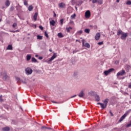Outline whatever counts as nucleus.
Instances as JSON below:
<instances>
[{
  "instance_id": "obj_1",
  "label": "nucleus",
  "mask_w": 131,
  "mask_h": 131,
  "mask_svg": "<svg viewBox=\"0 0 131 131\" xmlns=\"http://www.w3.org/2000/svg\"><path fill=\"white\" fill-rule=\"evenodd\" d=\"M108 101H109V99L106 98L103 101V103L98 102V103H97V105H100L102 109H105V108H106V107H107V105L108 104Z\"/></svg>"
},
{
  "instance_id": "obj_2",
  "label": "nucleus",
  "mask_w": 131,
  "mask_h": 131,
  "mask_svg": "<svg viewBox=\"0 0 131 131\" xmlns=\"http://www.w3.org/2000/svg\"><path fill=\"white\" fill-rule=\"evenodd\" d=\"M25 72L27 75H30V74H32L33 71L31 68L28 67L25 69Z\"/></svg>"
},
{
  "instance_id": "obj_3",
  "label": "nucleus",
  "mask_w": 131,
  "mask_h": 131,
  "mask_svg": "<svg viewBox=\"0 0 131 131\" xmlns=\"http://www.w3.org/2000/svg\"><path fill=\"white\" fill-rule=\"evenodd\" d=\"M131 110H129V111H127L126 113H125V114H124L119 119V122H121V121H122V120H123V119H124V118H125V117H126V116H127V114H128L129 112H130Z\"/></svg>"
},
{
  "instance_id": "obj_4",
  "label": "nucleus",
  "mask_w": 131,
  "mask_h": 131,
  "mask_svg": "<svg viewBox=\"0 0 131 131\" xmlns=\"http://www.w3.org/2000/svg\"><path fill=\"white\" fill-rule=\"evenodd\" d=\"M113 71H114V69L111 68L110 69L108 70L105 71L104 72V74H105V75L107 76V75H109V74H110L111 72H113Z\"/></svg>"
},
{
  "instance_id": "obj_5",
  "label": "nucleus",
  "mask_w": 131,
  "mask_h": 131,
  "mask_svg": "<svg viewBox=\"0 0 131 131\" xmlns=\"http://www.w3.org/2000/svg\"><path fill=\"white\" fill-rule=\"evenodd\" d=\"M92 4H98V5H103V0H92Z\"/></svg>"
},
{
  "instance_id": "obj_6",
  "label": "nucleus",
  "mask_w": 131,
  "mask_h": 131,
  "mask_svg": "<svg viewBox=\"0 0 131 131\" xmlns=\"http://www.w3.org/2000/svg\"><path fill=\"white\" fill-rule=\"evenodd\" d=\"M82 47H85V48H88V49H90L91 48V45L89 43H85L84 44V39L82 40Z\"/></svg>"
},
{
  "instance_id": "obj_7",
  "label": "nucleus",
  "mask_w": 131,
  "mask_h": 131,
  "mask_svg": "<svg viewBox=\"0 0 131 131\" xmlns=\"http://www.w3.org/2000/svg\"><path fill=\"white\" fill-rule=\"evenodd\" d=\"M84 90H82L78 94L79 98H83L84 97Z\"/></svg>"
},
{
  "instance_id": "obj_8",
  "label": "nucleus",
  "mask_w": 131,
  "mask_h": 131,
  "mask_svg": "<svg viewBox=\"0 0 131 131\" xmlns=\"http://www.w3.org/2000/svg\"><path fill=\"white\" fill-rule=\"evenodd\" d=\"M125 74V71L124 70H122L121 72H119L117 74V76L118 77V76H122V75H124Z\"/></svg>"
},
{
  "instance_id": "obj_9",
  "label": "nucleus",
  "mask_w": 131,
  "mask_h": 131,
  "mask_svg": "<svg viewBox=\"0 0 131 131\" xmlns=\"http://www.w3.org/2000/svg\"><path fill=\"white\" fill-rule=\"evenodd\" d=\"M91 17V11H90V10H87L85 12V17L89 18Z\"/></svg>"
},
{
  "instance_id": "obj_10",
  "label": "nucleus",
  "mask_w": 131,
  "mask_h": 131,
  "mask_svg": "<svg viewBox=\"0 0 131 131\" xmlns=\"http://www.w3.org/2000/svg\"><path fill=\"white\" fill-rule=\"evenodd\" d=\"M57 55H56V53L53 54V56L51 57V58L48 60V62H52L54 59H56Z\"/></svg>"
},
{
  "instance_id": "obj_11",
  "label": "nucleus",
  "mask_w": 131,
  "mask_h": 131,
  "mask_svg": "<svg viewBox=\"0 0 131 131\" xmlns=\"http://www.w3.org/2000/svg\"><path fill=\"white\" fill-rule=\"evenodd\" d=\"M127 36V33H123L122 35V36L120 37L121 39H125L126 38V37Z\"/></svg>"
},
{
  "instance_id": "obj_12",
  "label": "nucleus",
  "mask_w": 131,
  "mask_h": 131,
  "mask_svg": "<svg viewBox=\"0 0 131 131\" xmlns=\"http://www.w3.org/2000/svg\"><path fill=\"white\" fill-rule=\"evenodd\" d=\"M101 36V34L100 33H97L95 37L96 40H99Z\"/></svg>"
},
{
  "instance_id": "obj_13",
  "label": "nucleus",
  "mask_w": 131,
  "mask_h": 131,
  "mask_svg": "<svg viewBox=\"0 0 131 131\" xmlns=\"http://www.w3.org/2000/svg\"><path fill=\"white\" fill-rule=\"evenodd\" d=\"M59 8H61L62 9L63 8H66V5L64 3H61L59 4Z\"/></svg>"
},
{
  "instance_id": "obj_14",
  "label": "nucleus",
  "mask_w": 131,
  "mask_h": 131,
  "mask_svg": "<svg viewBox=\"0 0 131 131\" xmlns=\"http://www.w3.org/2000/svg\"><path fill=\"white\" fill-rule=\"evenodd\" d=\"M2 130L3 131H10V127L8 126L4 127L2 128Z\"/></svg>"
},
{
  "instance_id": "obj_15",
  "label": "nucleus",
  "mask_w": 131,
  "mask_h": 131,
  "mask_svg": "<svg viewBox=\"0 0 131 131\" xmlns=\"http://www.w3.org/2000/svg\"><path fill=\"white\" fill-rule=\"evenodd\" d=\"M95 98L96 102H99L100 101V96L99 95H95Z\"/></svg>"
},
{
  "instance_id": "obj_16",
  "label": "nucleus",
  "mask_w": 131,
  "mask_h": 131,
  "mask_svg": "<svg viewBox=\"0 0 131 131\" xmlns=\"http://www.w3.org/2000/svg\"><path fill=\"white\" fill-rule=\"evenodd\" d=\"M37 15H38V13H37V12H36L34 16H33V19L34 20V21H36L37 19Z\"/></svg>"
},
{
  "instance_id": "obj_17",
  "label": "nucleus",
  "mask_w": 131,
  "mask_h": 131,
  "mask_svg": "<svg viewBox=\"0 0 131 131\" xmlns=\"http://www.w3.org/2000/svg\"><path fill=\"white\" fill-rule=\"evenodd\" d=\"M31 59V55L28 54L26 56V60L27 61H29Z\"/></svg>"
},
{
  "instance_id": "obj_18",
  "label": "nucleus",
  "mask_w": 131,
  "mask_h": 131,
  "mask_svg": "<svg viewBox=\"0 0 131 131\" xmlns=\"http://www.w3.org/2000/svg\"><path fill=\"white\" fill-rule=\"evenodd\" d=\"M50 25H52V26H55V24H56V22H55V20H52L50 21Z\"/></svg>"
},
{
  "instance_id": "obj_19",
  "label": "nucleus",
  "mask_w": 131,
  "mask_h": 131,
  "mask_svg": "<svg viewBox=\"0 0 131 131\" xmlns=\"http://www.w3.org/2000/svg\"><path fill=\"white\" fill-rule=\"evenodd\" d=\"M10 5V0H6V2H5V6H6V7H9Z\"/></svg>"
},
{
  "instance_id": "obj_20",
  "label": "nucleus",
  "mask_w": 131,
  "mask_h": 131,
  "mask_svg": "<svg viewBox=\"0 0 131 131\" xmlns=\"http://www.w3.org/2000/svg\"><path fill=\"white\" fill-rule=\"evenodd\" d=\"M57 36H58V37H59L60 38H62V37H64V36L63 35L62 33H58L57 34Z\"/></svg>"
},
{
  "instance_id": "obj_21",
  "label": "nucleus",
  "mask_w": 131,
  "mask_h": 131,
  "mask_svg": "<svg viewBox=\"0 0 131 131\" xmlns=\"http://www.w3.org/2000/svg\"><path fill=\"white\" fill-rule=\"evenodd\" d=\"M7 50H13V46L11 45H8L7 48Z\"/></svg>"
},
{
  "instance_id": "obj_22",
  "label": "nucleus",
  "mask_w": 131,
  "mask_h": 131,
  "mask_svg": "<svg viewBox=\"0 0 131 131\" xmlns=\"http://www.w3.org/2000/svg\"><path fill=\"white\" fill-rule=\"evenodd\" d=\"M32 10H33V6H32V5L29 6L28 7V11H29L30 12H31Z\"/></svg>"
},
{
  "instance_id": "obj_23",
  "label": "nucleus",
  "mask_w": 131,
  "mask_h": 131,
  "mask_svg": "<svg viewBox=\"0 0 131 131\" xmlns=\"http://www.w3.org/2000/svg\"><path fill=\"white\" fill-rule=\"evenodd\" d=\"M66 30L67 32H70V30H72V27H69V28H66Z\"/></svg>"
},
{
  "instance_id": "obj_24",
  "label": "nucleus",
  "mask_w": 131,
  "mask_h": 131,
  "mask_svg": "<svg viewBox=\"0 0 131 131\" xmlns=\"http://www.w3.org/2000/svg\"><path fill=\"white\" fill-rule=\"evenodd\" d=\"M123 33L124 32H122V31L120 30L117 32V35L119 36V35H120V34L122 35Z\"/></svg>"
},
{
  "instance_id": "obj_25",
  "label": "nucleus",
  "mask_w": 131,
  "mask_h": 131,
  "mask_svg": "<svg viewBox=\"0 0 131 131\" xmlns=\"http://www.w3.org/2000/svg\"><path fill=\"white\" fill-rule=\"evenodd\" d=\"M78 75V72L77 71H75L74 72L73 74V76L74 77H76V76Z\"/></svg>"
},
{
  "instance_id": "obj_26",
  "label": "nucleus",
  "mask_w": 131,
  "mask_h": 131,
  "mask_svg": "<svg viewBox=\"0 0 131 131\" xmlns=\"http://www.w3.org/2000/svg\"><path fill=\"white\" fill-rule=\"evenodd\" d=\"M32 62H33V63H36V62H37V60H36V59H35V58L32 57Z\"/></svg>"
},
{
  "instance_id": "obj_27",
  "label": "nucleus",
  "mask_w": 131,
  "mask_h": 131,
  "mask_svg": "<svg viewBox=\"0 0 131 131\" xmlns=\"http://www.w3.org/2000/svg\"><path fill=\"white\" fill-rule=\"evenodd\" d=\"M37 39H40V40L42 39V36H40L39 35H38L37 36Z\"/></svg>"
},
{
  "instance_id": "obj_28",
  "label": "nucleus",
  "mask_w": 131,
  "mask_h": 131,
  "mask_svg": "<svg viewBox=\"0 0 131 131\" xmlns=\"http://www.w3.org/2000/svg\"><path fill=\"white\" fill-rule=\"evenodd\" d=\"M75 17H76V14L75 13H74V14H73L71 16V19H74V18H75Z\"/></svg>"
},
{
  "instance_id": "obj_29",
  "label": "nucleus",
  "mask_w": 131,
  "mask_h": 131,
  "mask_svg": "<svg viewBox=\"0 0 131 131\" xmlns=\"http://www.w3.org/2000/svg\"><path fill=\"white\" fill-rule=\"evenodd\" d=\"M94 93H95L94 91H90L89 93V96H93L94 95Z\"/></svg>"
},
{
  "instance_id": "obj_30",
  "label": "nucleus",
  "mask_w": 131,
  "mask_h": 131,
  "mask_svg": "<svg viewBox=\"0 0 131 131\" xmlns=\"http://www.w3.org/2000/svg\"><path fill=\"white\" fill-rule=\"evenodd\" d=\"M126 5H127L128 6H130L131 5V1H128L126 3Z\"/></svg>"
},
{
  "instance_id": "obj_31",
  "label": "nucleus",
  "mask_w": 131,
  "mask_h": 131,
  "mask_svg": "<svg viewBox=\"0 0 131 131\" xmlns=\"http://www.w3.org/2000/svg\"><path fill=\"white\" fill-rule=\"evenodd\" d=\"M7 78H8V75H5L4 76H3L4 80H7Z\"/></svg>"
},
{
  "instance_id": "obj_32",
  "label": "nucleus",
  "mask_w": 131,
  "mask_h": 131,
  "mask_svg": "<svg viewBox=\"0 0 131 131\" xmlns=\"http://www.w3.org/2000/svg\"><path fill=\"white\" fill-rule=\"evenodd\" d=\"M84 32L86 33H90V29H85L84 30Z\"/></svg>"
},
{
  "instance_id": "obj_33",
  "label": "nucleus",
  "mask_w": 131,
  "mask_h": 131,
  "mask_svg": "<svg viewBox=\"0 0 131 131\" xmlns=\"http://www.w3.org/2000/svg\"><path fill=\"white\" fill-rule=\"evenodd\" d=\"M12 27H13V28H16V27H17V23H14L13 24Z\"/></svg>"
},
{
  "instance_id": "obj_34",
  "label": "nucleus",
  "mask_w": 131,
  "mask_h": 131,
  "mask_svg": "<svg viewBox=\"0 0 131 131\" xmlns=\"http://www.w3.org/2000/svg\"><path fill=\"white\" fill-rule=\"evenodd\" d=\"M10 12H13L14 11V6H11L10 9Z\"/></svg>"
},
{
  "instance_id": "obj_35",
  "label": "nucleus",
  "mask_w": 131,
  "mask_h": 131,
  "mask_svg": "<svg viewBox=\"0 0 131 131\" xmlns=\"http://www.w3.org/2000/svg\"><path fill=\"white\" fill-rule=\"evenodd\" d=\"M45 35L47 38H49V35L48 34V33H47L46 31L45 32Z\"/></svg>"
},
{
  "instance_id": "obj_36",
  "label": "nucleus",
  "mask_w": 131,
  "mask_h": 131,
  "mask_svg": "<svg viewBox=\"0 0 131 131\" xmlns=\"http://www.w3.org/2000/svg\"><path fill=\"white\" fill-rule=\"evenodd\" d=\"M61 25H63V22H64V19H61L60 20Z\"/></svg>"
},
{
  "instance_id": "obj_37",
  "label": "nucleus",
  "mask_w": 131,
  "mask_h": 131,
  "mask_svg": "<svg viewBox=\"0 0 131 131\" xmlns=\"http://www.w3.org/2000/svg\"><path fill=\"white\" fill-rule=\"evenodd\" d=\"M0 102H4V99H3V96H0Z\"/></svg>"
},
{
  "instance_id": "obj_38",
  "label": "nucleus",
  "mask_w": 131,
  "mask_h": 131,
  "mask_svg": "<svg viewBox=\"0 0 131 131\" xmlns=\"http://www.w3.org/2000/svg\"><path fill=\"white\" fill-rule=\"evenodd\" d=\"M24 5L25 6H28V3H27V1H26V0L24 1Z\"/></svg>"
},
{
  "instance_id": "obj_39",
  "label": "nucleus",
  "mask_w": 131,
  "mask_h": 131,
  "mask_svg": "<svg viewBox=\"0 0 131 131\" xmlns=\"http://www.w3.org/2000/svg\"><path fill=\"white\" fill-rule=\"evenodd\" d=\"M130 126H131V121H130L129 124L126 125V127H130Z\"/></svg>"
},
{
  "instance_id": "obj_40",
  "label": "nucleus",
  "mask_w": 131,
  "mask_h": 131,
  "mask_svg": "<svg viewBox=\"0 0 131 131\" xmlns=\"http://www.w3.org/2000/svg\"><path fill=\"white\" fill-rule=\"evenodd\" d=\"M47 128H48V127L45 126L41 127V129H47Z\"/></svg>"
},
{
  "instance_id": "obj_41",
  "label": "nucleus",
  "mask_w": 131,
  "mask_h": 131,
  "mask_svg": "<svg viewBox=\"0 0 131 131\" xmlns=\"http://www.w3.org/2000/svg\"><path fill=\"white\" fill-rule=\"evenodd\" d=\"M51 102H52V103H54L55 104H60V102H58L55 101L54 100H52Z\"/></svg>"
},
{
  "instance_id": "obj_42",
  "label": "nucleus",
  "mask_w": 131,
  "mask_h": 131,
  "mask_svg": "<svg viewBox=\"0 0 131 131\" xmlns=\"http://www.w3.org/2000/svg\"><path fill=\"white\" fill-rule=\"evenodd\" d=\"M69 24H71L72 25H74V21H73V20H70Z\"/></svg>"
},
{
  "instance_id": "obj_43",
  "label": "nucleus",
  "mask_w": 131,
  "mask_h": 131,
  "mask_svg": "<svg viewBox=\"0 0 131 131\" xmlns=\"http://www.w3.org/2000/svg\"><path fill=\"white\" fill-rule=\"evenodd\" d=\"M78 34H79V35H80V34H81V33H82V30H80V31H78Z\"/></svg>"
},
{
  "instance_id": "obj_44",
  "label": "nucleus",
  "mask_w": 131,
  "mask_h": 131,
  "mask_svg": "<svg viewBox=\"0 0 131 131\" xmlns=\"http://www.w3.org/2000/svg\"><path fill=\"white\" fill-rule=\"evenodd\" d=\"M110 113L111 114V116H114V115L113 113H112V112L111 111H110Z\"/></svg>"
},
{
  "instance_id": "obj_45",
  "label": "nucleus",
  "mask_w": 131,
  "mask_h": 131,
  "mask_svg": "<svg viewBox=\"0 0 131 131\" xmlns=\"http://www.w3.org/2000/svg\"><path fill=\"white\" fill-rule=\"evenodd\" d=\"M39 28H40V29H41V30H43V27H42V26H39Z\"/></svg>"
},
{
  "instance_id": "obj_46",
  "label": "nucleus",
  "mask_w": 131,
  "mask_h": 131,
  "mask_svg": "<svg viewBox=\"0 0 131 131\" xmlns=\"http://www.w3.org/2000/svg\"><path fill=\"white\" fill-rule=\"evenodd\" d=\"M76 96H77V95H75L74 96H72L70 97V99H72L73 98H75V97H76Z\"/></svg>"
},
{
  "instance_id": "obj_47",
  "label": "nucleus",
  "mask_w": 131,
  "mask_h": 131,
  "mask_svg": "<svg viewBox=\"0 0 131 131\" xmlns=\"http://www.w3.org/2000/svg\"><path fill=\"white\" fill-rule=\"evenodd\" d=\"M77 52H78V51H77V50H74V51H73V54H75V53H77Z\"/></svg>"
},
{
  "instance_id": "obj_48",
  "label": "nucleus",
  "mask_w": 131,
  "mask_h": 131,
  "mask_svg": "<svg viewBox=\"0 0 131 131\" xmlns=\"http://www.w3.org/2000/svg\"><path fill=\"white\" fill-rule=\"evenodd\" d=\"M98 45H99L100 46L103 45V42H99L98 43Z\"/></svg>"
},
{
  "instance_id": "obj_49",
  "label": "nucleus",
  "mask_w": 131,
  "mask_h": 131,
  "mask_svg": "<svg viewBox=\"0 0 131 131\" xmlns=\"http://www.w3.org/2000/svg\"><path fill=\"white\" fill-rule=\"evenodd\" d=\"M118 63H119V61L118 60H116L115 62V64H118Z\"/></svg>"
},
{
  "instance_id": "obj_50",
  "label": "nucleus",
  "mask_w": 131,
  "mask_h": 131,
  "mask_svg": "<svg viewBox=\"0 0 131 131\" xmlns=\"http://www.w3.org/2000/svg\"><path fill=\"white\" fill-rule=\"evenodd\" d=\"M128 88H129V89H131V82L129 83V84L128 85Z\"/></svg>"
},
{
  "instance_id": "obj_51",
  "label": "nucleus",
  "mask_w": 131,
  "mask_h": 131,
  "mask_svg": "<svg viewBox=\"0 0 131 131\" xmlns=\"http://www.w3.org/2000/svg\"><path fill=\"white\" fill-rule=\"evenodd\" d=\"M39 60H42V57L40 56L38 57Z\"/></svg>"
},
{
  "instance_id": "obj_52",
  "label": "nucleus",
  "mask_w": 131,
  "mask_h": 131,
  "mask_svg": "<svg viewBox=\"0 0 131 131\" xmlns=\"http://www.w3.org/2000/svg\"><path fill=\"white\" fill-rule=\"evenodd\" d=\"M16 80H20V78H16Z\"/></svg>"
},
{
  "instance_id": "obj_53",
  "label": "nucleus",
  "mask_w": 131,
  "mask_h": 131,
  "mask_svg": "<svg viewBox=\"0 0 131 131\" xmlns=\"http://www.w3.org/2000/svg\"><path fill=\"white\" fill-rule=\"evenodd\" d=\"M56 16H57V14H56V13H54V17H56Z\"/></svg>"
},
{
  "instance_id": "obj_54",
  "label": "nucleus",
  "mask_w": 131,
  "mask_h": 131,
  "mask_svg": "<svg viewBox=\"0 0 131 131\" xmlns=\"http://www.w3.org/2000/svg\"><path fill=\"white\" fill-rule=\"evenodd\" d=\"M46 129H51V128H50V127H47V128H46Z\"/></svg>"
},
{
  "instance_id": "obj_55",
  "label": "nucleus",
  "mask_w": 131,
  "mask_h": 131,
  "mask_svg": "<svg viewBox=\"0 0 131 131\" xmlns=\"http://www.w3.org/2000/svg\"><path fill=\"white\" fill-rule=\"evenodd\" d=\"M19 30H17L15 31V32H19Z\"/></svg>"
},
{
  "instance_id": "obj_56",
  "label": "nucleus",
  "mask_w": 131,
  "mask_h": 131,
  "mask_svg": "<svg viewBox=\"0 0 131 131\" xmlns=\"http://www.w3.org/2000/svg\"><path fill=\"white\" fill-rule=\"evenodd\" d=\"M35 57H36V58H37V57H38V55H35Z\"/></svg>"
},
{
  "instance_id": "obj_57",
  "label": "nucleus",
  "mask_w": 131,
  "mask_h": 131,
  "mask_svg": "<svg viewBox=\"0 0 131 131\" xmlns=\"http://www.w3.org/2000/svg\"><path fill=\"white\" fill-rule=\"evenodd\" d=\"M120 0H117V3H119V1H120Z\"/></svg>"
},
{
  "instance_id": "obj_58",
  "label": "nucleus",
  "mask_w": 131,
  "mask_h": 131,
  "mask_svg": "<svg viewBox=\"0 0 131 131\" xmlns=\"http://www.w3.org/2000/svg\"><path fill=\"white\" fill-rule=\"evenodd\" d=\"M12 32H13V33H15V32H16V31H13Z\"/></svg>"
},
{
  "instance_id": "obj_59",
  "label": "nucleus",
  "mask_w": 131,
  "mask_h": 131,
  "mask_svg": "<svg viewBox=\"0 0 131 131\" xmlns=\"http://www.w3.org/2000/svg\"><path fill=\"white\" fill-rule=\"evenodd\" d=\"M23 83H26V82L23 81Z\"/></svg>"
},
{
  "instance_id": "obj_60",
  "label": "nucleus",
  "mask_w": 131,
  "mask_h": 131,
  "mask_svg": "<svg viewBox=\"0 0 131 131\" xmlns=\"http://www.w3.org/2000/svg\"><path fill=\"white\" fill-rule=\"evenodd\" d=\"M76 10H77V7H75Z\"/></svg>"
},
{
  "instance_id": "obj_61",
  "label": "nucleus",
  "mask_w": 131,
  "mask_h": 131,
  "mask_svg": "<svg viewBox=\"0 0 131 131\" xmlns=\"http://www.w3.org/2000/svg\"><path fill=\"white\" fill-rule=\"evenodd\" d=\"M35 28H36V25H35Z\"/></svg>"
},
{
  "instance_id": "obj_62",
  "label": "nucleus",
  "mask_w": 131,
  "mask_h": 131,
  "mask_svg": "<svg viewBox=\"0 0 131 131\" xmlns=\"http://www.w3.org/2000/svg\"><path fill=\"white\" fill-rule=\"evenodd\" d=\"M122 79H124V77L122 78Z\"/></svg>"
},
{
  "instance_id": "obj_63",
  "label": "nucleus",
  "mask_w": 131,
  "mask_h": 131,
  "mask_svg": "<svg viewBox=\"0 0 131 131\" xmlns=\"http://www.w3.org/2000/svg\"><path fill=\"white\" fill-rule=\"evenodd\" d=\"M50 52H52V50L51 49L50 50Z\"/></svg>"
},
{
  "instance_id": "obj_64",
  "label": "nucleus",
  "mask_w": 131,
  "mask_h": 131,
  "mask_svg": "<svg viewBox=\"0 0 131 131\" xmlns=\"http://www.w3.org/2000/svg\"><path fill=\"white\" fill-rule=\"evenodd\" d=\"M76 41H78V40H76Z\"/></svg>"
}]
</instances>
